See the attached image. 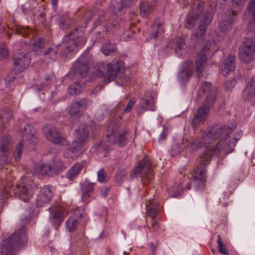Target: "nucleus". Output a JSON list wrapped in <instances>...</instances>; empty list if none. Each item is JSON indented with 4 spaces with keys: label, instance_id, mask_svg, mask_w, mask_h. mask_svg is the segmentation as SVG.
I'll use <instances>...</instances> for the list:
<instances>
[{
    "label": "nucleus",
    "instance_id": "obj_1",
    "mask_svg": "<svg viewBox=\"0 0 255 255\" xmlns=\"http://www.w3.org/2000/svg\"><path fill=\"white\" fill-rule=\"evenodd\" d=\"M233 129L229 127L216 124L209 127L206 132H203L202 137L203 142L207 144L206 149L201 157L200 165L193 172L192 177L198 184L199 189H203L205 185L206 175L205 168L213 155L218 154L221 151L226 154L233 151L236 143V139H229V135Z\"/></svg>",
    "mask_w": 255,
    "mask_h": 255
},
{
    "label": "nucleus",
    "instance_id": "obj_2",
    "mask_svg": "<svg viewBox=\"0 0 255 255\" xmlns=\"http://www.w3.org/2000/svg\"><path fill=\"white\" fill-rule=\"evenodd\" d=\"M213 16L212 11L204 9L203 1L199 0L194 1L186 17L185 23V27L191 29L195 26L197 20H199V26L191 36L193 43L201 42L205 38L207 27L211 24Z\"/></svg>",
    "mask_w": 255,
    "mask_h": 255
},
{
    "label": "nucleus",
    "instance_id": "obj_3",
    "mask_svg": "<svg viewBox=\"0 0 255 255\" xmlns=\"http://www.w3.org/2000/svg\"><path fill=\"white\" fill-rule=\"evenodd\" d=\"M129 136V130L121 129L119 122H111L109 124L106 136L102 140L101 143L107 147L114 143L123 146L128 142Z\"/></svg>",
    "mask_w": 255,
    "mask_h": 255
},
{
    "label": "nucleus",
    "instance_id": "obj_4",
    "mask_svg": "<svg viewBox=\"0 0 255 255\" xmlns=\"http://www.w3.org/2000/svg\"><path fill=\"white\" fill-rule=\"evenodd\" d=\"M93 16H95L94 24L97 26L100 24H103L105 27L106 31L112 32L119 26L118 20L109 17V14L104 9L99 8H93L91 10H86L83 16L85 20H89Z\"/></svg>",
    "mask_w": 255,
    "mask_h": 255
},
{
    "label": "nucleus",
    "instance_id": "obj_5",
    "mask_svg": "<svg viewBox=\"0 0 255 255\" xmlns=\"http://www.w3.org/2000/svg\"><path fill=\"white\" fill-rule=\"evenodd\" d=\"M26 231V227L22 226L19 230L15 231L7 240L3 241L0 251L1 255H11L14 250L25 245L28 242Z\"/></svg>",
    "mask_w": 255,
    "mask_h": 255
},
{
    "label": "nucleus",
    "instance_id": "obj_6",
    "mask_svg": "<svg viewBox=\"0 0 255 255\" xmlns=\"http://www.w3.org/2000/svg\"><path fill=\"white\" fill-rule=\"evenodd\" d=\"M89 135L88 127H83L76 130L75 132V139L64 153V156L66 158H76L85 146Z\"/></svg>",
    "mask_w": 255,
    "mask_h": 255
},
{
    "label": "nucleus",
    "instance_id": "obj_7",
    "mask_svg": "<svg viewBox=\"0 0 255 255\" xmlns=\"http://www.w3.org/2000/svg\"><path fill=\"white\" fill-rule=\"evenodd\" d=\"M84 28L82 27H77L68 35L65 36L63 41L66 44L63 48L61 53L67 55L74 51L79 47L83 46L86 42L84 35Z\"/></svg>",
    "mask_w": 255,
    "mask_h": 255
},
{
    "label": "nucleus",
    "instance_id": "obj_8",
    "mask_svg": "<svg viewBox=\"0 0 255 255\" xmlns=\"http://www.w3.org/2000/svg\"><path fill=\"white\" fill-rule=\"evenodd\" d=\"M123 64V62L121 60L118 61L113 64L101 62L96 66L94 73L96 76L98 77L105 76L106 82H110L117 77Z\"/></svg>",
    "mask_w": 255,
    "mask_h": 255
},
{
    "label": "nucleus",
    "instance_id": "obj_9",
    "mask_svg": "<svg viewBox=\"0 0 255 255\" xmlns=\"http://www.w3.org/2000/svg\"><path fill=\"white\" fill-rule=\"evenodd\" d=\"M140 175L143 185L150 182L153 177V166L150 159L145 157L141 160L130 174V177L133 178Z\"/></svg>",
    "mask_w": 255,
    "mask_h": 255
},
{
    "label": "nucleus",
    "instance_id": "obj_10",
    "mask_svg": "<svg viewBox=\"0 0 255 255\" xmlns=\"http://www.w3.org/2000/svg\"><path fill=\"white\" fill-rule=\"evenodd\" d=\"M215 102V93L213 92L208 96L204 104L198 109L192 121V126L194 128L202 124L209 115L210 109Z\"/></svg>",
    "mask_w": 255,
    "mask_h": 255
},
{
    "label": "nucleus",
    "instance_id": "obj_11",
    "mask_svg": "<svg viewBox=\"0 0 255 255\" xmlns=\"http://www.w3.org/2000/svg\"><path fill=\"white\" fill-rule=\"evenodd\" d=\"M43 133L48 141L55 144L66 145L69 143L67 139L62 136L58 129L53 125H45L43 128Z\"/></svg>",
    "mask_w": 255,
    "mask_h": 255
},
{
    "label": "nucleus",
    "instance_id": "obj_12",
    "mask_svg": "<svg viewBox=\"0 0 255 255\" xmlns=\"http://www.w3.org/2000/svg\"><path fill=\"white\" fill-rule=\"evenodd\" d=\"M37 169L41 174L52 175L54 174H58L66 168L65 164L61 161L54 160L50 163L41 165L37 167Z\"/></svg>",
    "mask_w": 255,
    "mask_h": 255
},
{
    "label": "nucleus",
    "instance_id": "obj_13",
    "mask_svg": "<svg viewBox=\"0 0 255 255\" xmlns=\"http://www.w3.org/2000/svg\"><path fill=\"white\" fill-rule=\"evenodd\" d=\"M255 54V39L249 38L244 42L240 52L242 61L249 63L254 59Z\"/></svg>",
    "mask_w": 255,
    "mask_h": 255
},
{
    "label": "nucleus",
    "instance_id": "obj_14",
    "mask_svg": "<svg viewBox=\"0 0 255 255\" xmlns=\"http://www.w3.org/2000/svg\"><path fill=\"white\" fill-rule=\"evenodd\" d=\"M49 211V221L57 230L68 214V212L62 206L51 207Z\"/></svg>",
    "mask_w": 255,
    "mask_h": 255
},
{
    "label": "nucleus",
    "instance_id": "obj_15",
    "mask_svg": "<svg viewBox=\"0 0 255 255\" xmlns=\"http://www.w3.org/2000/svg\"><path fill=\"white\" fill-rule=\"evenodd\" d=\"M90 62L87 57L81 56L73 66L75 76L82 79L86 77L90 69Z\"/></svg>",
    "mask_w": 255,
    "mask_h": 255
},
{
    "label": "nucleus",
    "instance_id": "obj_16",
    "mask_svg": "<svg viewBox=\"0 0 255 255\" xmlns=\"http://www.w3.org/2000/svg\"><path fill=\"white\" fill-rule=\"evenodd\" d=\"M11 142L12 138L9 135L4 136L0 141V167L10 163L8 155Z\"/></svg>",
    "mask_w": 255,
    "mask_h": 255
},
{
    "label": "nucleus",
    "instance_id": "obj_17",
    "mask_svg": "<svg viewBox=\"0 0 255 255\" xmlns=\"http://www.w3.org/2000/svg\"><path fill=\"white\" fill-rule=\"evenodd\" d=\"M91 101L87 99H82L79 101L73 103L70 107L69 114L73 119H77L82 116L84 111L90 104Z\"/></svg>",
    "mask_w": 255,
    "mask_h": 255
},
{
    "label": "nucleus",
    "instance_id": "obj_18",
    "mask_svg": "<svg viewBox=\"0 0 255 255\" xmlns=\"http://www.w3.org/2000/svg\"><path fill=\"white\" fill-rule=\"evenodd\" d=\"M133 0H112L109 10L115 15L120 16L128 7L133 4Z\"/></svg>",
    "mask_w": 255,
    "mask_h": 255
},
{
    "label": "nucleus",
    "instance_id": "obj_19",
    "mask_svg": "<svg viewBox=\"0 0 255 255\" xmlns=\"http://www.w3.org/2000/svg\"><path fill=\"white\" fill-rule=\"evenodd\" d=\"M20 132L22 136V139L20 141L23 142L26 140L29 143H34L37 141L36 131L32 126L27 124L21 126Z\"/></svg>",
    "mask_w": 255,
    "mask_h": 255
},
{
    "label": "nucleus",
    "instance_id": "obj_20",
    "mask_svg": "<svg viewBox=\"0 0 255 255\" xmlns=\"http://www.w3.org/2000/svg\"><path fill=\"white\" fill-rule=\"evenodd\" d=\"M155 109L153 97L151 96L149 99H141L135 110L137 115L140 116L145 111H154Z\"/></svg>",
    "mask_w": 255,
    "mask_h": 255
},
{
    "label": "nucleus",
    "instance_id": "obj_21",
    "mask_svg": "<svg viewBox=\"0 0 255 255\" xmlns=\"http://www.w3.org/2000/svg\"><path fill=\"white\" fill-rule=\"evenodd\" d=\"M14 64L19 71H22L30 64V58L26 54L18 52L15 53L13 57Z\"/></svg>",
    "mask_w": 255,
    "mask_h": 255
},
{
    "label": "nucleus",
    "instance_id": "obj_22",
    "mask_svg": "<svg viewBox=\"0 0 255 255\" xmlns=\"http://www.w3.org/2000/svg\"><path fill=\"white\" fill-rule=\"evenodd\" d=\"M53 193L49 186L43 187L40 190L37 199V206L41 207L51 201Z\"/></svg>",
    "mask_w": 255,
    "mask_h": 255
},
{
    "label": "nucleus",
    "instance_id": "obj_23",
    "mask_svg": "<svg viewBox=\"0 0 255 255\" xmlns=\"http://www.w3.org/2000/svg\"><path fill=\"white\" fill-rule=\"evenodd\" d=\"M14 195L24 202H28L33 195L32 190L26 185H17L13 190Z\"/></svg>",
    "mask_w": 255,
    "mask_h": 255
},
{
    "label": "nucleus",
    "instance_id": "obj_24",
    "mask_svg": "<svg viewBox=\"0 0 255 255\" xmlns=\"http://www.w3.org/2000/svg\"><path fill=\"white\" fill-rule=\"evenodd\" d=\"M209 47L207 45H206L203 47L197 56L196 60V72L198 73V77L200 76V74L204 70V66L205 65L207 60L206 55L209 53Z\"/></svg>",
    "mask_w": 255,
    "mask_h": 255
},
{
    "label": "nucleus",
    "instance_id": "obj_25",
    "mask_svg": "<svg viewBox=\"0 0 255 255\" xmlns=\"http://www.w3.org/2000/svg\"><path fill=\"white\" fill-rule=\"evenodd\" d=\"M192 64L191 60H188L183 63L182 69L178 74V78L181 82H186L192 75Z\"/></svg>",
    "mask_w": 255,
    "mask_h": 255
},
{
    "label": "nucleus",
    "instance_id": "obj_26",
    "mask_svg": "<svg viewBox=\"0 0 255 255\" xmlns=\"http://www.w3.org/2000/svg\"><path fill=\"white\" fill-rule=\"evenodd\" d=\"M255 97V76L249 81L243 94L244 101L248 102Z\"/></svg>",
    "mask_w": 255,
    "mask_h": 255
},
{
    "label": "nucleus",
    "instance_id": "obj_27",
    "mask_svg": "<svg viewBox=\"0 0 255 255\" xmlns=\"http://www.w3.org/2000/svg\"><path fill=\"white\" fill-rule=\"evenodd\" d=\"M235 56L233 54H229L228 58L225 60L224 64L221 67V74L227 76L235 67Z\"/></svg>",
    "mask_w": 255,
    "mask_h": 255
},
{
    "label": "nucleus",
    "instance_id": "obj_28",
    "mask_svg": "<svg viewBox=\"0 0 255 255\" xmlns=\"http://www.w3.org/2000/svg\"><path fill=\"white\" fill-rule=\"evenodd\" d=\"M85 165L86 162L85 161L75 164L68 171L66 175L67 178L70 180H73L76 179Z\"/></svg>",
    "mask_w": 255,
    "mask_h": 255
},
{
    "label": "nucleus",
    "instance_id": "obj_29",
    "mask_svg": "<svg viewBox=\"0 0 255 255\" xmlns=\"http://www.w3.org/2000/svg\"><path fill=\"white\" fill-rule=\"evenodd\" d=\"M156 3L155 1L150 2L143 1L140 5V14L143 17H147L151 13L155 8Z\"/></svg>",
    "mask_w": 255,
    "mask_h": 255
},
{
    "label": "nucleus",
    "instance_id": "obj_30",
    "mask_svg": "<svg viewBox=\"0 0 255 255\" xmlns=\"http://www.w3.org/2000/svg\"><path fill=\"white\" fill-rule=\"evenodd\" d=\"M94 183L86 181L82 183L81 186V189L82 192V198L83 201L86 200L89 198L91 193L94 190Z\"/></svg>",
    "mask_w": 255,
    "mask_h": 255
},
{
    "label": "nucleus",
    "instance_id": "obj_31",
    "mask_svg": "<svg viewBox=\"0 0 255 255\" xmlns=\"http://www.w3.org/2000/svg\"><path fill=\"white\" fill-rule=\"evenodd\" d=\"M146 212L152 219L155 218L158 214V205L153 200L150 199L146 203Z\"/></svg>",
    "mask_w": 255,
    "mask_h": 255
},
{
    "label": "nucleus",
    "instance_id": "obj_32",
    "mask_svg": "<svg viewBox=\"0 0 255 255\" xmlns=\"http://www.w3.org/2000/svg\"><path fill=\"white\" fill-rule=\"evenodd\" d=\"M164 31L163 23L162 21L156 22L152 25V29L150 34L151 38L156 39L158 34L162 33Z\"/></svg>",
    "mask_w": 255,
    "mask_h": 255
},
{
    "label": "nucleus",
    "instance_id": "obj_33",
    "mask_svg": "<svg viewBox=\"0 0 255 255\" xmlns=\"http://www.w3.org/2000/svg\"><path fill=\"white\" fill-rule=\"evenodd\" d=\"M12 32L20 34L23 37H29L32 34V31L28 27L23 26L19 25H16L15 26L11 28Z\"/></svg>",
    "mask_w": 255,
    "mask_h": 255
},
{
    "label": "nucleus",
    "instance_id": "obj_34",
    "mask_svg": "<svg viewBox=\"0 0 255 255\" xmlns=\"http://www.w3.org/2000/svg\"><path fill=\"white\" fill-rule=\"evenodd\" d=\"M12 117V110L9 107H5L0 113V120L2 125H4L11 120Z\"/></svg>",
    "mask_w": 255,
    "mask_h": 255
},
{
    "label": "nucleus",
    "instance_id": "obj_35",
    "mask_svg": "<svg viewBox=\"0 0 255 255\" xmlns=\"http://www.w3.org/2000/svg\"><path fill=\"white\" fill-rule=\"evenodd\" d=\"M204 132L202 131L201 132V137L200 138H196L192 139L190 141L189 139H183V143L185 147L186 146H201L204 145L206 148L207 146V144L205 142H203V139L202 137V133Z\"/></svg>",
    "mask_w": 255,
    "mask_h": 255
},
{
    "label": "nucleus",
    "instance_id": "obj_36",
    "mask_svg": "<svg viewBox=\"0 0 255 255\" xmlns=\"http://www.w3.org/2000/svg\"><path fill=\"white\" fill-rule=\"evenodd\" d=\"M199 92H202L206 95V98L210 96L213 92L215 93V98H216L217 90L215 89L212 88V84L210 82H204L199 89Z\"/></svg>",
    "mask_w": 255,
    "mask_h": 255
},
{
    "label": "nucleus",
    "instance_id": "obj_37",
    "mask_svg": "<svg viewBox=\"0 0 255 255\" xmlns=\"http://www.w3.org/2000/svg\"><path fill=\"white\" fill-rule=\"evenodd\" d=\"M234 19L232 17H229L226 19L222 20L219 24L221 31L223 32L229 31L232 28V24Z\"/></svg>",
    "mask_w": 255,
    "mask_h": 255
},
{
    "label": "nucleus",
    "instance_id": "obj_38",
    "mask_svg": "<svg viewBox=\"0 0 255 255\" xmlns=\"http://www.w3.org/2000/svg\"><path fill=\"white\" fill-rule=\"evenodd\" d=\"M84 86L83 84L79 82H75L71 84L68 89V93L71 95L79 94L84 89Z\"/></svg>",
    "mask_w": 255,
    "mask_h": 255
},
{
    "label": "nucleus",
    "instance_id": "obj_39",
    "mask_svg": "<svg viewBox=\"0 0 255 255\" xmlns=\"http://www.w3.org/2000/svg\"><path fill=\"white\" fill-rule=\"evenodd\" d=\"M78 224V221L77 217L75 216L70 217L66 221V226L70 232H73L75 231Z\"/></svg>",
    "mask_w": 255,
    "mask_h": 255
},
{
    "label": "nucleus",
    "instance_id": "obj_40",
    "mask_svg": "<svg viewBox=\"0 0 255 255\" xmlns=\"http://www.w3.org/2000/svg\"><path fill=\"white\" fill-rule=\"evenodd\" d=\"M127 172L124 169H119L116 173L115 180L117 184L121 185L126 179Z\"/></svg>",
    "mask_w": 255,
    "mask_h": 255
},
{
    "label": "nucleus",
    "instance_id": "obj_41",
    "mask_svg": "<svg viewBox=\"0 0 255 255\" xmlns=\"http://www.w3.org/2000/svg\"><path fill=\"white\" fill-rule=\"evenodd\" d=\"M102 51L104 55H108L112 53L117 52V48L111 42H108L103 47Z\"/></svg>",
    "mask_w": 255,
    "mask_h": 255
},
{
    "label": "nucleus",
    "instance_id": "obj_42",
    "mask_svg": "<svg viewBox=\"0 0 255 255\" xmlns=\"http://www.w3.org/2000/svg\"><path fill=\"white\" fill-rule=\"evenodd\" d=\"M72 23V20L66 16H61L59 18V25L61 28L64 29L68 28Z\"/></svg>",
    "mask_w": 255,
    "mask_h": 255
},
{
    "label": "nucleus",
    "instance_id": "obj_43",
    "mask_svg": "<svg viewBox=\"0 0 255 255\" xmlns=\"http://www.w3.org/2000/svg\"><path fill=\"white\" fill-rule=\"evenodd\" d=\"M24 145L22 141H20L17 145L15 150L14 152L13 156L15 160L18 161L21 157L22 149Z\"/></svg>",
    "mask_w": 255,
    "mask_h": 255
},
{
    "label": "nucleus",
    "instance_id": "obj_44",
    "mask_svg": "<svg viewBox=\"0 0 255 255\" xmlns=\"http://www.w3.org/2000/svg\"><path fill=\"white\" fill-rule=\"evenodd\" d=\"M217 243L219 252L224 255H228L226 246L224 245L220 235L218 236Z\"/></svg>",
    "mask_w": 255,
    "mask_h": 255
},
{
    "label": "nucleus",
    "instance_id": "obj_45",
    "mask_svg": "<svg viewBox=\"0 0 255 255\" xmlns=\"http://www.w3.org/2000/svg\"><path fill=\"white\" fill-rule=\"evenodd\" d=\"M98 180L100 182H104L108 180V178L107 176V173L104 169H101L98 172Z\"/></svg>",
    "mask_w": 255,
    "mask_h": 255
},
{
    "label": "nucleus",
    "instance_id": "obj_46",
    "mask_svg": "<svg viewBox=\"0 0 255 255\" xmlns=\"http://www.w3.org/2000/svg\"><path fill=\"white\" fill-rule=\"evenodd\" d=\"M249 13L252 15L255 19V0H252L247 6Z\"/></svg>",
    "mask_w": 255,
    "mask_h": 255
},
{
    "label": "nucleus",
    "instance_id": "obj_47",
    "mask_svg": "<svg viewBox=\"0 0 255 255\" xmlns=\"http://www.w3.org/2000/svg\"><path fill=\"white\" fill-rule=\"evenodd\" d=\"M45 39L42 38H39L33 43V46L35 49L42 48L45 45Z\"/></svg>",
    "mask_w": 255,
    "mask_h": 255
},
{
    "label": "nucleus",
    "instance_id": "obj_48",
    "mask_svg": "<svg viewBox=\"0 0 255 255\" xmlns=\"http://www.w3.org/2000/svg\"><path fill=\"white\" fill-rule=\"evenodd\" d=\"M0 54L4 58H6L8 56V49L3 43L0 44Z\"/></svg>",
    "mask_w": 255,
    "mask_h": 255
},
{
    "label": "nucleus",
    "instance_id": "obj_49",
    "mask_svg": "<svg viewBox=\"0 0 255 255\" xmlns=\"http://www.w3.org/2000/svg\"><path fill=\"white\" fill-rule=\"evenodd\" d=\"M136 99L135 98H132L130 100L128 103L125 108L124 111L125 113L129 112L133 108L135 103L136 102Z\"/></svg>",
    "mask_w": 255,
    "mask_h": 255
},
{
    "label": "nucleus",
    "instance_id": "obj_50",
    "mask_svg": "<svg viewBox=\"0 0 255 255\" xmlns=\"http://www.w3.org/2000/svg\"><path fill=\"white\" fill-rule=\"evenodd\" d=\"M175 51L176 53L177 52V50L181 49L182 46L184 44V40L182 38H178L175 42Z\"/></svg>",
    "mask_w": 255,
    "mask_h": 255
},
{
    "label": "nucleus",
    "instance_id": "obj_51",
    "mask_svg": "<svg viewBox=\"0 0 255 255\" xmlns=\"http://www.w3.org/2000/svg\"><path fill=\"white\" fill-rule=\"evenodd\" d=\"M159 229V223L155 220V218H153V219H152L151 231L153 232H157L158 231Z\"/></svg>",
    "mask_w": 255,
    "mask_h": 255
},
{
    "label": "nucleus",
    "instance_id": "obj_52",
    "mask_svg": "<svg viewBox=\"0 0 255 255\" xmlns=\"http://www.w3.org/2000/svg\"><path fill=\"white\" fill-rule=\"evenodd\" d=\"M246 0H232L233 5L234 7H242L244 5Z\"/></svg>",
    "mask_w": 255,
    "mask_h": 255
},
{
    "label": "nucleus",
    "instance_id": "obj_53",
    "mask_svg": "<svg viewBox=\"0 0 255 255\" xmlns=\"http://www.w3.org/2000/svg\"><path fill=\"white\" fill-rule=\"evenodd\" d=\"M158 246V243L157 242H151L149 244V247L150 250L152 252V255H154L155 251Z\"/></svg>",
    "mask_w": 255,
    "mask_h": 255
},
{
    "label": "nucleus",
    "instance_id": "obj_54",
    "mask_svg": "<svg viewBox=\"0 0 255 255\" xmlns=\"http://www.w3.org/2000/svg\"><path fill=\"white\" fill-rule=\"evenodd\" d=\"M56 53V51L53 50L52 48H49L47 50H45L43 52V54L45 56L50 54L51 55L53 54L55 55Z\"/></svg>",
    "mask_w": 255,
    "mask_h": 255
},
{
    "label": "nucleus",
    "instance_id": "obj_55",
    "mask_svg": "<svg viewBox=\"0 0 255 255\" xmlns=\"http://www.w3.org/2000/svg\"><path fill=\"white\" fill-rule=\"evenodd\" d=\"M110 190L109 187H105L104 188L102 189L101 191V193L103 196L104 197H106L108 195V192Z\"/></svg>",
    "mask_w": 255,
    "mask_h": 255
},
{
    "label": "nucleus",
    "instance_id": "obj_56",
    "mask_svg": "<svg viewBox=\"0 0 255 255\" xmlns=\"http://www.w3.org/2000/svg\"><path fill=\"white\" fill-rule=\"evenodd\" d=\"M194 0H179V2L183 5L187 6L189 3H191Z\"/></svg>",
    "mask_w": 255,
    "mask_h": 255
},
{
    "label": "nucleus",
    "instance_id": "obj_57",
    "mask_svg": "<svg viewBox=\"0 0 255 255\" xmlns=\"http://www.w3.org/2000/svg\"><path fill=\"white\" fill-rule=\"evenodd\" d=\"M45 14L43 12H41L38 16L39 20L41 22L43 23L45 21Z\"/></svg>",
    "mask_w": 255,
    "mask_h": 255
},
{
    "label": "nucleus",
    "instance_id": "obj_58",
    "mask_svg": "<svg viewBox=\"0 0 255 255\" xmlns=\"http://www.w3.org/2000/svg\"><path fill=\"white\" fill-rule=\"evenodd\" d=\"M231 84L232 83L230 82H226L225 83L224 86L226 90L230 91L232 89V86H231Z\"/></svg>",
    "mask_w": 255,
    "mask_h": 255
},
{
    "label": "nucleus",
    "instance_id": "obj_59",
    "mask_svg": "<svg viewBox=\"0 0 255 255\" xmlns=\"http://www.w3.org/2000/svg\"><path fill=\"white\" fill-rule=\"evenodd\" d=\"M166 137H167V134L165 131H163L160 134V138H159L160 141L165 140L166 139Z\"/></svg>",
    "mask_w": 255,
    "mask_h": 255
},
{
    "label": "nucleus",
    "instance_id": "obj_60",
    "mask_svg": "<svg viewBox=\"0 0 255 255\" xmlns=\"http://www.w3.org/2000/svg\"><path fill=\"white\" fill-rule=\"evenodd\" d=\"M130 38L129 34H124L121 36V39L124 41H128Z\"/></svg>",
    "mask_w": 255,
    "mask_h": 255
},
{
    "label": "nucleus",
    "instance_id": "obj_61",
    "mask_svg": "<svg viewBox=\"0 0 255 255\" xmlns=\"http://www.w3.org/2000/svg\"><path fill=\"white\" fill-rule=\"evenodd\" d=\"M249 28L250 29L253 30L255 31V22L254 21V22H251L250 23Z\"/></svg>",
    "mask_w": 255,
    "mask_h": 255
},
{
    "label": "nucleus",
    "instance_id": "obj_62",
    "mask_svg": "<svg viewBox=\"0 0 255 255\" xmlns=\"http://www.w3.org/2000/svg\"><path fill=\"white\" fill-rule=\"evenodd\" d=\"M51 3L52 5L56 9L58 4V0H51Z\"/></svg>",
    "mask_w": 255,
    "mask_h": 255
},
{
    "label": "nucleus",
    "instance_id": "obj_63",
    "mask_svg": "<svg viewBox=\"0 0 255 255\" xmlns=\"http://www.w3.org/2000/svg\"><path fill=\"white\" fill-rule=\"evenodd\" d=\"M122 80H124L125 81V83H124V84H128L129 82V79L128 77H123Z\"/></svg>",
    "mask_w": 255,
    "mask_h": 255
},
{
    "label": "nucleus",
    "instance_id": "obj_64",
    "mask_svg": "<svg viewBox=\"0 0 255 255\" xmlns=\"http://www.w3.org/2000/svg\"><path fill=\"white\" fill-rule=\"evenodd\" d=\"M191 187V184L190 183H188L187 185L186 186V189H190Z\"/></svg>",
    "mask_w": 255,
    "mask_h": 255
}]
</instances>
